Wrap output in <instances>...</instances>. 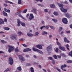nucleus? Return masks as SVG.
I'll return each instance as SVG.
<instances>
[{
  "mask_svg": "<svg viewBox=\"0 0 72 72\" xmlns=\"http://www.w3.org/2000/svg\"><path fill=\"white\" fill-rule=\"evenodd\" d=\"M57 4L58 5L59 7H62L60 8V9L62 12H64V13H66L67 12V10L63 8V4H61L58 3H57Z\"/></svg>",
  "mask_w": 72,
  "mask_h": 72,
  "instance_id": "f257e3e1",
  "label": "nucleus"
},
{
  "mask_svg": "<svg viewBox=\"0 0 72 72\" xmlns=\"http://www.w3.org/2000/svg\"><path fill=\"white\" fill-rule=\"evenodd\" d=\"M8 51L9 52H11V51L14 50V47L13 46H10V45L8 46Z\"/></svg>",
  "mask_w": 72,
  "mask_h": 72,
  "instance_id": "f03ea898",
  "label": "nucleus"
},
{
  "mask_svg": "<svg viewBox=\"0 0 72 72\" xmlns=\"http://www.w3.org/2000/svg\"><path fill=\"white\" fill-rule=\"evenodd\" d=\"M33 51H39V53H40V54H42V53H43L42 51H40L39 50L36 48H33Z\"/></svg>",
  "mask_w": 72,
  "mask_h": 72,
  "instance_id": "7ed1b4c3",
  "label": "nucleus"
},
{
  "mask_svg": "<svg viewBox=\"0 0 72 72\" xmlns=\"http://www.w3.org/2000/svg\"><path fill=\"white\" fill-rule=\"evenodd\" d=\"M9 63L11 64V65H12L13 63V60L12 58L10 57L9 58Z\"/></svg>",
  "mask_w": 72,
  "mask_h": 72,
  "instance_id": "20e7f679",
  "label": "nucleus"
},
{
  "mask_svg": "<svg viewBox=\"0 0 72 72\" xmlns=\"http://www.w3.org/2000/svg\"><path fill=\"white\" fill-rule=\"evenodd\" d=\"M19 58L21 60H22V61H24L25 60V59L22 57V56L21 55H19L18 56Z\"/></svg>",
  "mask_w": 72,
  "mask_h": 72,
  "instance_id": "39448f33",
  "label": "nucleus"
},
{
  "mask_svg": "<svg viewBox=\"0 0 72 72\" xmlns=\"http://www.w3.org/2000/svg\"><path fill=\"white\" fill-rule=\"evenodd\" d=\"M62 22L65 23V24H67L68 22V21H67V19L66 18H64L62 19Z\"/></svg>",
  "mask_w": 72,
  "mask_h": 72,
  "instance_id": "423d86ee",
  "label": "nucleus"
},
{
  "mask_svg": "<svg viewBox=\"0 0 72 72\" xmlns=\"http://www.w3.org/2000/svg\"><path fill=\"white\" fill-rule=\"evenodd\" d=\"M30 17H29V20H31L33 18V15L32 14H30Z\"/></svg>",
  "mask_w": 72,
  "mask_h": 72,
  "instance_id": "0eeeda50",
  "label": "nucleus"
},
{
  "mask_svg": "<svg viewBox=\"0 0 72 72\" xmlns=\"http://www.w3.org/2000/svg\"><path fill=\"white\" fill-rule=\"evenodd\" d=\"M58 48L62 50V51H65V48L64 47L59 46Z\"/></svg>",
  "mask_w": 72,
  "mask_h": 72,
  "instance_id": "6e6552de",
  "label": "nucleus"
},
{
  "mask_svg": "<svg viewBox=\"0 0 72 72\" xmlns=\"http://www.w3.org/2000/svg\"><path fill=\"white\" fill-rule=\"evenodd\" d=\"M36 47L39 49H42V46L41 45H38L36 46Z\"/></svg>",
  "mask_w": 72,
  "mask_h": 72,
  "instance_id": "1a4fd4ad",
  "label": "nucleus"
},
{
  "mask_svg": "<svg viewBox=\"0 0 72 72\" xmlns=\"http://www.w3.org/2000/svg\"><path fill=\"white\" fill-rule=\"evenodd\" d=\"M31 50L30 49L27 48L24 49L23 51H24V52H26V51H31Z\"/></svg>",
  "mask_w": 72,
  "mask_h": 72,
  "instance_id": "9d476101",
  "label": "nucleus"
},
{
  "mask_svg": "<svg viewBox=\"0 0 72 72\" xmlns=\"http://www.w3.org/2000/svg\"><path fill=\"white\" fill-rule=\"evenodd\" d=\"M51 48H52V46L51 45H50L47 48V51H49V50H50Z\"/></svg>",
  "mask_w": 72,
  "mask_h": 72,
  "instance_id": "9b49d317",
  "label": "nucleus"
},
{
  "mask_svg": "<svg viewBox=\"0 0 72 72\" xmlns=\"http://www.w3.org/2000/svg\"><path fill=\"white\" fill-rule=\"evenodd\" d=\"M4 21L2 19L0 18V24H4Z\"/></svg>",
  "mask_w": 72,
  "mask_h": 72,
  "instance_id": "f8f14e48",
  "label": "nucleus"
},
{
  "mask_svg": "<svg viewBox=\"0 0 72 72\" xmlns=\"http://www.w3.org/2000/svg\"><path fill=\"white\" fill-rule=\"evenodd\" d=\"M66 67H67V65H66V64H64V66L62 65V66H61V68L62 70H63V68H66Z\"/></svg>",
  "mask_w": 72,
  "mask_h": 72,
  "instance_id": "ddd939ff",
  "label": "nucleus"
},
{
  "mask_svg": "<svg viewBox=\"0 0 72 72\" xmlns=\"http://www.w3.org/2000/svg\"><path fill=\"white\" fill-rule=\"evenodd\" d=\"M4 10L6 12H8V13H10V11L9 10L7 9L6 8H4Z\"/></svg>",
  "mask_w": 72,
  "mask_h": 72,
  "instance_id": "4468645a",
  "label": "nucleus"
},
{
  "mask_svg": "<svg viewBox=\"0 0 72 72\" xmlns=\"http://www.w3.org/2000/svg\"><path fill=\"white\" fill-rule=\"evenodd\" d=\"M12 36L15 40H17V35H14V34H12Z\"/></svg>",
  "mask_w": 72,
  "mask_h": 72,
  "instance_id": "2eb2a0df",
  "label": "nucleus"
},
{
  "mask_svg": "<svg viewBox=\"0 0 72 72\" xmlns=\"http://www.w3.org/2000/svg\"><path fill=\"white\" fill-rule=\"evenodd\" d=\"M17 26H20V24H21V21L19 19H17Z\"/></svg>",
  "mask_w": 72,
  "mask_h": 72,
  "instance_id": "dca6fc26",
  "label": "nucleus"
},
{
  "mask_svg": "<svg viewBox=\"0 0 72 72\" xmlns=\"http://www.w3.org/2000/svg\"><path fill=\"white\" fill-rule=\"evenodd\" d=\"M65 15L66 17H67V18H70V17H71V16L69 15L67 13L65 14Z\"/></svg>",
  "mask_w": 72,
  "mask_h": 72,
  "instance_id": "f3484780",
  "label": "nucleus"
},
{
  "mask_svg": "<svg viewBox=\"0 0 72 72\" xmlns=\"http://www.w3.org/2000/svg\"><path fill=\"white\" fill-rule=\"evenodd\" d=\"M19 17H21V18H23V19H24V20H25L26 21V19L25 18L23 17H22V15H21V14H19Z\"/></svg>",
  "mask_w": 72,
  "mask_h": 72,
  "instance_id": "a211bd4d",
  "label": "nucleus"
},
{
  "mask_svg": "<svg viewBox=\"0 0 72 72\" xmlns=\"http://www.w3.org/2000/svg\"><path fill=\"white\" fill-rule=\"evenodd\" d=\"M64 40L65 42H69V41L67 40V38L66 37L64 38Z\"/></svg>",
  "mask_w": 72,
  "mask_h": 72,
  "instance_id": "6ab92c4d",
  "label": "nucleus"
},
{
  "mask_svg": "<svg viewBox=\"0 0 72 72\" xmlns=\"http://www.w3.org/2000/svg\"><path fill=\"white\" fill-rule=\"evenodd\" d=\"M3 14L4 15V16H6V17H7L8 16V14L6 12H5L4 11L3 12Z\"/></svg>",
  "mask_w": 72,
  "mask_h": 72,
  "instance_id": "aec40b11",
  "label": "nucleus"
},
{
  "mask_svg": "<svg viewBox=\"0 0 72 72\" xmlns=\"http://www.w3.org/2000/svg\"><path fill=\"white\" fill-rule=\"evenodd\" d=\"M27 35L28 36H29V37H32L33 36V34H32L31 33H28L27 34Z\"/></svg>",
  "mask_w": 72,
  "mask_h": 72,
  "instance_id": "412c9836",
  "label": "nucleus"
},
{
  "mask_svg": "<svg viewBox=\"0 0 72 72\" xmlns=\"http://www.w3.org/2000/svg\"><path fill=\"white\" fill-rule=\"evenodd\" d=\"M66 46L67 49L68 50H69V46L68 44H67L66 45Z\"/></svg>",
  "mask_w": 72,
  "mask_h": 72,
  "instance_id": "4be33fe9",
  "label": "nucleus"
},
{
  "mask_svg": "<svg viewBox=\"0 0 72 72\" xmlns=\"http://www.w3.org/2000/svg\"><path fill=\"white\" fill-rule=\"evenodd\" d=\"M33 10L34 11V13L36 14H37V12H36V10L35 8H33Z\"/></svg>",
  "mask_w": 72,
  "mask_h": 72,
  "instance_id": "5701e85b",
  "label": "nucleus"
},
{
  "mask_svg": "<svg viewBox=\"0 0 72 72\" xmlns=\"http://www.w3.org/2000/svg\"><path fill=\"white\" fill-rule=\"evenodd\" d=\"M5 3H8L11 4H13V3L11 2L8 1L7 0L5 1Z\"/></svg>",
  "mask_w": 72,
  "mask_h": 72,
  "instance_id": "b1692460",
  "label": "nucleus"
},
{
  "mask_svg": "<svg viewBox=\"0 0 72 72\" xmlns=\"http://www.w3.org/2000/svg\"><path fill=\"white\" fill-rule=\"evenodd\" d=\"M17 69L18 71H21V69H22V68H21V67H19L17 68Z\"/></svg>",
  "mask_w": 72,
  "mask_h": 72,
  "instance_id": "393cba45",
  "label": "nucleus"
},
{
  "mask_svg": "<svg viewBox=\"0 0 72 72\" xmlns=\"http://www.w3.org/2000/svg\"><path fill=\"white\" fill-rule=\"evenodd\" d=\"M53 14L55 15H58V13L57 12H55L53 13Z\"/></svg>",
  "mask_w": 72,
  "mask_h": 72,
  "instance_id": "a878e982",
  "label": "nucleus"
},
{
  "mask_svg": "<svg viewBox=\"0 0 72 72\" xmlns=\"http://www.w3.org/2000/svg\"><path fill=\"white\" fill-rule=\"evenodd\" d=\"M50 6L52 8H54L55 7V5L54 4H51L50 5Z\"/></svg>",
  "mask_w": 72,
  "mask_h": 72,
  "instance_id": "bb28decb",
  "label": "nucleus"
},
{
  "mask_svg": "<svg viewBox=\"0 0 72 72\" xmlns=\"http://www.w3.org/2000/svg\"><path fill=\"white\" fill-rule=\"evenodd\" d=\"M27 9H26L22 11V12L23 13H26L27 12Z\"/></svg>",
  "mask_w": 72,
  "mask_h": 72,
  "instance_id": "cd10ccee",
  "label": "nucleus"
},
{
  "mask_svg": "<svg viewBox=\"0 0 72 72\" xmlns=\"http://www.w3.org/2000/svg\"><path fill=\"white\" fill-rule=\"evenodd\" d=\"M31 71L32 72H34V70L33 69V68L32 67H31L30 68Z\"/></svg>",
  "mask_w": 72,
  "mask_h": 72,
  "instance_id": "c85d7f7f",
  "label": "nucleus"
},
{
  "mask_svg": "<svg viewBox=\"0 0 72 72\" xmlns=\"http://www.w3.org/2000/svg\"><path fill=\"white\" fill-rule=\"evenodd\" d=\"M47 34L48 33L47 32H43L42 33V34L43 35H44L45 34Z\"/></svg>",
  "mask_w": 72,
  "mask_h": 72,
  "instance_id": "c756f323",
  "label": "nucleus"
},
{
  "mask_svg": "<svg viewBox=\"0 0 72 72\" xmlns=\"http://www.w3.org/2000/svg\"><path fill=\"white\" fill-rule=\"evenodd\" d=\"M18 34H19V36H21V35H22V34H23L21 32H18Z\"/></svg>",
  "mask_w": 72,
  "mask_h": 72,
  "instance_id": "7c9ffc66",
  "label": "nucleus"
},
{
  "mask_svg": "<svg viewBox=\"0 0 72 72\" xmlns=\"http://www.w3.org/2000/svg\"><path fill=\"white\" fill-rule=\"evenodd\" d=\"M10 69H9V68H8L6 69L4 72H6L7 71H10Z\"/></svg>",
  "mask_w": 72,
  "mask_h": 72,
  "instance_id": "2f4dec72",
  "label": "nucleus"
},
{
  "mask_svg": "<svg viewBox=\"0 0 72 72\" xmlns=\"http://www.w3.org/2000/svg\"><path fill=\"white\" fill-rule=\"evenodd\" d=\"M57 43L58 46H61V44L58 41L57 42Z\"/></svg>",
  "mask_w": 72,
  "mask_h": 72,
  "instance_id": "473e14b6",
  "label": "nucleus"
},
{
  "mask_svg": "<svg viewBox=\"0 0 72 72\" xmlns=\"http://www.w3.org/2000/svg\"><path fill=\"white\" fill-rule=\"evenodd\" d=\"M52 20L54 22H55V23H56V22H57V19H52Z\"/></svg>",
  "mask_w": 72,
  "mask_h": 72,
  "instance_id": "72a5a7b5",
  "label": "nucleus"
},
{
  "mask_svg": "<svg viewBox=\"0 0 72 72\" xmlns=\"http://www.w3.org/2000/svg\"><path fill=\"white\" fill-rule=\"evenodd\" d=\"M67 63H72V60H69L67 61Z\"/></svg>",
  "mask_w": 72,
  "mask_h": 72,
  "instance_id": "f704fd0d",
  "label": "nucleus"
},
{
  "mask_svg": "<svg viewBox=\"0 0 72 72\" xmlns=\"http://www.w3.org/2000/svg\"><path fill=\"white\" fill-rule=\"evenodd\" d=\"M69 54L70 56H71L72 55V51H70V53H69Z\"/></svg>",
  "mask_w": 72,
  "mask_h": 72,
  "instance_id": "c9c22d12",
  "label": "nucleus"
},
{
  "mask_svg": "<svg viewBox=\"0 0 72 72\" xmlns=\"http://www.w3.org/2000/svg\"><path fill=\"white\" fill-rule=\"evenodd\" d=\"M21 2H22V1H21V0H19L18 2L19 4H21Z\"/></svg>",
  "mask_w": 72,
  "mask_h": 72,
  "instance_id": "e433bc0d",
  "label": "nucleus"
},
{
  "mask_svg": "<svg viewBox=\"0 0 72 72\" xmlns=\"http://www.w3.org/2000/svg\"><path fill=\"white\" fill-rule=\"evenodd\" d=\"M53 57L54 58H55V59H57V58H58L57 56L56 55H54Z\"/></svg>",
  "mask_w": 72,
  "mask_h": 72,
  "instance_id": "4c0bfd02",
  "label": "nucleus"
},
{
  "mask_svg": "<svg viewBox=\"0 0 72 72\" xmlns=\"http://www.w3.org/2000/svg\"><path fill=\"white\" fill-rule=\"evenodd\" d=\"M19 51V50H18V48L17 47L15 50V51Z\"/></svg>",
  "mask_w": 72,
  "mask_h": 72,
  "instance_id": "58836bf2",
  "label": "nucleus"
},
{
  "mask_svg": "<svg viewBox=\"0 0 72 72\" xmlns=\"http://www.w3.org/2000/svg\"><path fill=\"white\" fill-rule=\"evenodd\" d=\"M59 50V48H57L56 49L55 51L56 53H58V50Z\"/></svg>",
  "mask_w": 72,
  "mask_h": 72,
  "instance_id": "ea45409f",
  "label": "nucleus"
},
{
  "mask_svg": "<svg viewBox=\"0 0 72 72\" xmlns=\"http://www.w3.org/2000/svg\"><path fill=\"white\" fill-rule=\"evenodd\" d=\"M1 42H2V43H6V42H5V41L3 40H1Z\"/></svg>",
  "mask_w": 72,
  "mask_h": 72,
  "instance_id": "a19ab883",
  "label": "nucleus"
},
{
  "mask_svg": "<svg viewBox=\"0 0 72 72\" xmlns=\"http://www.w3.org/2000/svg\"><path fill=\"white\" fill-rule=\"evenodd\" d=\"M4 30H9V28L8 27H5L4 28Z\"/></svg>",
  "mask_w": 72,
  "mask_h": 72,
  "instance_id": "79ce46f5",
  "label": "nucleus"
},
{
  "mask_svg": "<svg viewBox=\"0 0 72 72\" xmlns=\"http://www.w3.org/2000/svg\"><path fill=\"white\" fill-rule=\"evenodd\" d=\"M21 25H22V26H25V24L24 23H21Z\"/></svg>",
  "mask_w": 72,
  "mask_h": 72,
  "instance_id": "37998d69",
  "label": "nucleus"
},
{
  "mask_svg": "<svg viewBox=\"0 0 72 72\" xmlns=\"http://www.w3.org/2000/svg\"><path fill=\"white\" fill-rule=\"evenodd\" d=\"M52 63L53 64H55V61H54V60H52Z\"/></svg>",
  "mask_w": 72,
  "mask_h": 72,
  "instance_id": "c03bdc74",
  "label": "nucleus"
},
{
  "mask_svg": "<svg viewBox=\"0 0 72 72\" xmlns=\"http://www.w3.org/2000/svg\"><path fill=\"white\" fill-rule=\"evenodd\" d=\"M57 71H58V72H61V70H60V69H59L58 68H57Z\"/></svg>",
  "mask_w": 72,
  "mask_h": 72,
  "instance_id": "a18cd8bd",
  "label": "nucleus"
},
{
  "mask_svg": "<svg viewBox=\"0 0 72 72\" xmlns=\"http://www.w3.org/2000/svg\"><path fill=\"white\" fill-rule=\"evenodd\" d=\"M50 28H51V29H52L53 30H54V29H55L54 27L52 26H50Z\"/></svg>",
  "mask_w": 72,
  "mask_h": 72,
  "instance_id": "49530a36",
  "label": "nucleus"
},
{
  "mask_svg": "<svg viewBox=\"0 0 72 72\" xmlns=\"http://www.w3.org/2000/svg\"><path fill=\"white\" fill-rule=\"evenodd\" d=\"M38 35H39V33L38 32H37L36 33H35V36H38Z\"/></svg>",
  "mask_w": 72,
  "mask_h": 72,
  "instance_id": "de8ad7c7",
  "label": "nucleus"
},
{
  "mask_svg": "<svg viewBox=\"0 0 72 72\" xmlns=\"http://www.w3.org/2000/svg\"><path fill=\"white\" fill-rule=\"evenodd\" d=\"M20 13V12H18L17 13H16L15 14V15H18Z\"/></svg>",
  "mask_w": 72,
  "mask_h": 72,
  "instance_id": "09e8293b",
  "label": "nucleus"
},
{
  "mask_svg": "<svg viewBox=\"0 0 72 72\" xmlns=\"http://www.w3.org/2000/svg\"><path fill=\"white\" fill-rule=\"evenodd\" d=\"M44 12H48V9H46L44 10Z\"/></svg>",
  "mask_w": 72,
  "mask_h": 72,
  "instance_id": "8fccbe9b",
  "label": "nucleus"
},
{
  "mask_svg": "<svg viewBox=\"0 0 72 72\" xmlns=\"http://www.w3.org/2000/svg\"><path fill=\"white\" fill-rule=\"evenodd\" d=\"M4 21L5 22H7V19L6 18L4 19Z\"/></svg>",
  "mask_w": 72,
  "mask_h": 72,
  "instance_id": "3c124183",
  "label": "nucleus"
},
{
  "mask_svg": "<svg viewBox=\"0 0 72 72\" xmlns=\"http://www.w3.org/2000/svg\"><path fill=\"white\" fill-rule=\"evenodd\" d=\"M19 41H24V39H19Z\"/></svg>",
  "mask_w": 72,
  "mask_h": 72,
  "instance_id": "603ef678",
  "label": "nucleus"
},
{
  "mask_svg": "<svg viewBox=\"0 0 72 72\" xmlns=\"http://www.w3.org/2000/svg\"><path fill=\"white\" fill-rule=\"evenodd\" d=\"M23 46H24V47H26V46H27L25 44H22Z\"/></svg>",
  "mask_w": 72,
  "mask_h": 72,
  "instance_id": "864d4df0",
  "label": "nucleus"
},
{
  "mask_svg": "<svg viewBox=\"0 0 72 72\" xmlns=\"http://www.w3.org/2000/svg\"><path fill=\"white\" fill-rule=\"evenodd\" d=\"M4 52L1 51H0V54H4Z\"/></svg>",
  "mask_w": 72,
  "mask_h": 72,
  "instance_id": "5fc2aeb1",
  "label": "nucleus"
},
{
  "mask_svg": "<svg viewBox=\"0 0 72 72\" xmlns=\"http://www.w3.org/2000/svg\"><path fill=\"white\" fill-rule=\"evenodd\" d=\"M26 66H31V65L30 64H26Z\"/></svg>",
  "mask_w": 72,
  "mask_h": 72,
  "instance_id": "6e6d98bb",
  "label": "nucleus"
},
{
  "mask_svg": "<svg viewBox=\"0 0 72 72\" xmlns=\"http://www.w3.org/2000/svg\"><path fill=\"white\" fill-rule=\"evenodd\" d=\"M57 57L58 58H61V56L59 55L57 56Z\"/></svg>",
  "mask_w": 72,
  "mask_h": 72,
  "instance_id": "4d7b16f0",
  "label": "nucleus"
},
{
  "mask_svg": "<svg viewBox=\"0 0 72 72\" xmlns=\"http://www.w3.org/2000/svg\"><path fill=\"white\" fill-rule=\"evenodd\" d=\"M62 28L61 27H60V29H59V30H60V31H62Z\"/></svg>",
  "mask_w": 72,
  "mask_h": 72,
  "instance_id": "13d9d810",
  "label": "nucleus"
},
{
  "mask_svg": "<svg viewBox=\"0 0 72 72\" xmlns=\"http://www.w3.org/2000/svg\"><path fill=\"white\" fill-rule=\"evenodd\" d=\"M28 17H29V14H27V15H26V17L27 18H28Z\"/></svg>",
  "mask_w": 72,
  "mask_h": 72,
  "instance_id": "bf43d9fd",
  "label": "nucleus"
},
{
  "mask_svg": "<svg viewBox=\"0 0 72 72\" xmlns=\"http://www.w3.org/2000/svg\"><path fill=\"white\" fill-rule=\"evenodd\" d=\"M38 5L39 6H43V5H41V4H38Z\"/></svg>",
  "mask_w": 72,
  "mask_h": 72,
  "instance_id": "052dcab7",
  "label": "nucleus"
},
{
  "mask_svg": "<svg viewBox=\"0 0 72 72\" xmlns=\"http://www.w3.org/2000/svg\"><path fill=\"white\" fill-rule=\"evenodd\" d=\"M64 54L63 53H62L61 54V56H64Z\"/></svg>",
  "mask_w": 72,
  "mask_h": 72,
  "instance_id": "680f3d73",
  "label": "nucleus"
},
{
  "mask_svg": "<svg viewBox=\"0 0 72 72\" xmlns=\"http://www.w3.org/2000/svg\"><path fill=\"white\" fill-rule=\"evenodd\" d=\"M43 27H45V26H43L41 27H40V29L41 30H42V28H43Z\"/></svg>",
  "mask_w": 72,
  "mask_h": 72,
  "instance_id": "e2e57ef3",
  "label": "nucleus"
},
{
  "mask_svg": "<svg viewBox=\"0 0 72 72\" xmlns=\"http://www.w3.org/2000/svg\"><path fill=\"white\" fill-rule=\"evenodd\" d=\"M49 59H50V60H51V59H52V58L51 57H49Z\"/></svg>",
  "mask_w": 72,
  "mask_h": 72,
  "instance_id": "0e129e2a",
  "label": "nucleus"
},
{
  "mask_svg": "<svg viewBox=\"0 0 72 72\" xmlns=\"http://www.w3.org/2000/svg\"><path fill=\"white\" fill-rule=\"evenodd\" d=\"M64 3L65 4H68V3L67 2V1H65Z\"/></svg>",
  "mask_w": 72,
  "mask_h": 72,
  "instance_id": "69168bd1",
  "label": "nucleus"
},
{
  "mask_svg": "<svg viewBox=\"0 0 72 72\" xmlns=\"http://www.w3.org/2000/svg\"><path fill=\"white\" fill-rule=\"evenodd\" d=\"M66 32L68 33H70V32L69 31H67Z\"/></svg>",
  "mask_w": 72,
  "mask_h": 72,
  "instance_id": "338daca9",
  "label": "nucleus"
},
{
  "mask_svg": "<svg viewBox=\"0 0 72 72\" xmlns=\"http://www.w3.org/2000/svg\"><path fill=\"white\" fill-rule=\"evenodd\" d=\"M70 27L71 28H72V24L70 25Z\"/></svg>",
  "mask_w": 72,
  "mask_h": 72,
  "instance_id": "774afa93",
  "label": "nucleus"
}]
</instances>
